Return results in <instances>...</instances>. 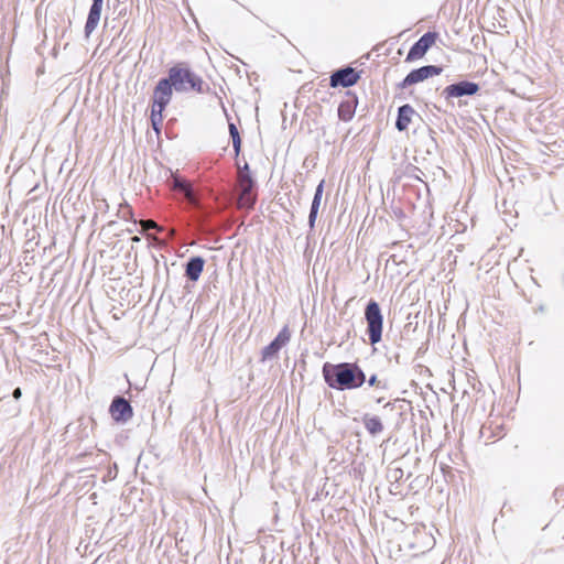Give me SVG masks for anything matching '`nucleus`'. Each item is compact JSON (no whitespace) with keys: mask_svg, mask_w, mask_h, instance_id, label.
<instances>
[{"mask_svg":"<svg viewBox=\"0 0 564 564\" xmlns=\"http://www.w3.org/2000/svg\"><path fill=\"white\" fill-rule=\"evenodd\" d=\"M438 34L436 32L424 33L409 50L405 62H413L422 58L434 45Z\"/></svg>","mask_w":564,"mask_h":564,"instance_id":"9d476101","label":"nucleus"},{"mask_svg":"<svg viewBox=\"0 0 564 564\" xmlns=\"http://www.w3.org/2000/svg\"><path fill=\"white\" fill-rule=\"evenodd\" d=\"M204 268V260L199 257L192 258L186 265V276L192 280H198Z\"/></svg>","mask_w":564,"mask_h":564,"instance_id":"f3484780","label":"nucleus"},{"mask_svg":"<svg viewBox=\"0 0 564 564\" xmlns=\"http://www.w3.org/2000/svg\"><path fill=\"white\" fill-rule=\"evenodd\" d=\"M347 95L350 98L341 101L337 109L338 118L345 122L350 121L352 119L358 104L356 95L351 94L350 91H348Z\"/></svg>","mask_w":564,"mask_h":564,"instance_id":"4468645a","label":"nucleus"},{"mask_svg":"<svg viewBox=\"0 0 564 564\" xmlns=\"http://www.w3.org/2000/svg\"><path fill=\"white\" fill-rule=\"evenodd\" d=\"M368 382H369V384H370V386L376 384V382H377V377H376V376H372V377L369 379V381H368Z\"/></svg>","mask_w":564,"mask_h":564,"instance_id":"a878e982","label":"nucleus"},{"mask_svg":"<svg viewBox=\"0 0 564 564\" xmlns=\"http://www.w3.org/2000/svg\"><path fill=\"white\" fill-rule=\"evenodd\" d=\"M174 87L163 77L159 79L153 89L152 106L158 110H164L172 99Z\"/></svg>","mask_w":564,"mask_h":564,"instance_id":"6e6552de","label":"nucleus"},{"mask_svg":"<svg viewBox=\"0 0 564 564\" xmlns=\"http://www.w3.org/2000/svg\"><path fill=\"white\" fill-rule=\"evenodd\" d=\"M443 72L442 66L424 65L419 68L412 69L402 82L398 84V88L405 89L412 85L419 84L429 77L441 75Z\"/></svg>","mask_w":564,"mask_h":564,"instance_id":"0eeeda50","label":"nucleus"},{"mask_svg":"<svg viewBox=\"0 0 564 564\" xmlns=\"http://www.w3.org/2000/svg\"><path fill=\"white\" fill-rule=\"evenodd\" d=\"M147 247H166L164 238H159L155 242L150 240V236L147 237Z\"/></svg>","mask_w":564,"mask_h":564,"instance_id":"5701e85b","label":"nucleus"},{"mask_svg":"<svg viewBox=\"0 0 564 564\" xmlns=\"http://www.w3.org/2000/svg\"><path fill=\"white\" fill-rule=\"evenodd\" d=\"M12 395H13V398H14L15 400H19V399L21 398V395H22V391H21V389H20V388L14 389V391H13Z\"/></svg>","mask_w":564,"mask_h":564,"instance_id":"393cba45","label":"nucleus"},{"mask_svg":"<svg viewBox=\"0 0 564 564\" xmlns=\"http://www.w3.org/2000/svg\"><path fill=\"white\" fill-rule=\"evenodd\" d=\"M367 333L371 345L378 344L382 338L383 316L379 304L371 300L365 308Z\"/></svg>","mask_w":564,"mask_h":564,"instance_id":"20e7f679","label":"nucleus"},{"mask_svg":"<svg viewBox=\"0 0 564 564\" xmlns=\"http://www.w3.org/2000/svg\"><path fill=\"white\" fill-rule=\"evenodd\" d=\"M101 9L102 4L98 2L91 3L84 29L86 37H89V35L96 30L100 20Z\"/></svg>","mask_w":564,"mask_h":564,"instance_id":"dca6fc26","label":"nucleus"},{"mask_svg":"<svg viewBox=\"0 0 564 564\" xmlns=\"http://www.w3.org/2000/svg\"><path fill=\"white\" fill-rule=\"evenodd\" d=\"M93 2H98V3L102 4L104 0H93Z\"/></svg>","mask_w":564,"mask_h":564,"instance_id":"c85d7f7f","label":"nucleus"},{"mask_svg":"<svg viewBox=\"0 0 564 564\" xmlns=\"http://www.w3.org/2000/svg\"><path fill=\"white\" fill-rule=\"evenodd\" d=\"M291 339V332L288 326H284L278 336L262 350V359L265 360L275 356L279 350L284 347Z\"/></svg>","mask_w":564,"mask_h":564,"instance_id":"9b49d317","label":"nucleus"},{"mask_svg":"<svg viewBox=\"0 0 564 564\" xmlns=\"http://www.w3.org/2000/svg\"><path fill=\"white\" fill-rule=\"evenodd\" d=\"M163 111L164 110H158L155 109L154 107H151V116H150V119H151V123H152V128L159 132L160 129H161V126L163 123Z\"/></svg>","mask_w":564,"mask_h":564,"instance_id":"aec40b11","label":"nucleus"},{"mask_svg":"<svg viewBox=\"0 0 564 564\" xmlns=\"http://www.w3.org/2000/svg\"><path fill=\"white\" fill-rule=\"evenodd\" d=\"M194 246V242H189L187 245H183L182 247H193Z\"/></svg>","mask_w":564,"mask_h":564,"instance_id":"cd10ccee","label":"nucleus"},{"mask_svg":"<svg viewBox=\"0 0 564 564\" xmlns=\"http://www.w3.org/2000/svg\"><path fill=\"white\" fill-rule=\"evenodd\" d=\"M229 134L232 140V148L235 151V155L238 156L241 151V138L238 131L237 126L234 122H229L228 124Z\"/></svg>","mask_w":564,"mask_h":564,"instance_id":"6ab92c4d","label":"nucleus"},{"mask_svg":"<svg viewBox=\"0 0 564 564\" xmlns=\"http://www.w3.org/2000/svg\"><path fill=\"white\" fill-rule=\"evenodd\" d=\"M503 215H505V223L507 224V226L511 227V226H517V223L512 220V216L510 213H508L507 210H503Z\"/></svg>","mask_w":564,"mask_h":564,"instance_id":"b1692460","label":"nucleus"},{"mask_svg":"<svg viewBox=\"0 0 564 564\" xmlns=\"http://www.w3.org/2000/svg\"><path fill=\"white\" fill-rule=\"evenodd\" d=\"M169 185L173 192L182 197L185 207L193 213V217L200 225L208 224L214 215L225 210L229 205V197L224 199L216 197L215 207L205 204L204 191L196 188L189 181L177 175L172 174Z\"/></svg>","mask_w":564,"mask_h":564,"instance_id":"f257e3e1","label":"nucleus"},{"mask_svg":"<svg viewBox=\"0 0 564 564\" xmlns=\"http://www.w3.org/2000/svg\"><path fill=\"white\" fill-rule=\"evenodd\" d=\"M324 185H325V180H322L315 188V193L313 196V200H312L310 214H308V226L311 229H313L315 226V221H316V218L318 215V209H319L323 193H324Z\"/></svg>","mask_w":564,"mask_h":564,"instance_id":"2eb2a0df","label":"nucleus"},{"mask_svg":"<svg viewBox=\"0 0 564 564\" xmlns=\"http://www.w3.org/2000/svg\"><path fill=\"white\" fill-rule=\"evenodd\" d=\"M166 79L174 87L176 93L196 91L205 94L209 91V86L203 78L194 73L186 63H177L167 72Z\"/></svg>","mask_w":564,"mask_h":564,"instance_id":"7ed1b4c3","label":"nucleus"},{"mask_svg":"<svg viewBox=\"0 0 564 564\" xmlns=\"http://www.w3.org/2000/svg\"><path fill=\"white\" fill-rule=\"evenodd\" d=\"M360 78L359 72L350 66L341 67L332 73L329 77V86L333 88H348L358 83Z\"/></svg>","mask_w":564,"mask_h":564,"instance_id":"1a4fd4ad","label":"nucleus"},{"mask_svg":"<svg viewBox=\"0 0 564 564\" xmlns=\"http://www.w3.org/2000/svg\"><path fill=\"white\" fill-rule=\"evenodd\" d=\"M479 90V84L464 79L446 86L441 96L451 104L454 98L475 96Z\"/></svg>","mask_w":564,"mask_h":564,"instance_id":"423d86ee","label":"nucleus"},{"mask_svg":"<svg viewBox=\"0 0 564 564\" xmlns=\"http://www.w3.org/2000/svg\"><path fill=\"white\" fill-rule=\"evenodd\" d=\"M414 116L420 117L411 105L405 104L400 106L398 108L395 129L400 132L405 131Z\"/></svg>","mask_w":564,"mask_h":564,"instance_id":"ddd939ff","label":"nucleus"},{"mask_svg":"<svg viewBox=\"0 0 564 564\" xmlns=\"http://www.w3.org/2000/svg\"><path fill=\"white\" fill-rule=\"evenodd\" d=\"M110 414L115 421L126 422L132 417L133 411L126 399L118 397L110 405Z\"/></svg>","mask_w":564,"mask_h":564,"instance_id":"f8f14e48","label":"nucleus"},{"mask_svg":"<svg viewBox=\"0 0 564 564\" xmlns=\"http://www.w3.org/2000/svg\"><path fill=\"white\" fill-rule=\"evenodd\" d=\"M130 241L131 242H139L140 238L138 236H130Z\"/></svg>","mask_w":564,"mask_h":564,"instance_id":"bb28decb","label":"nucleus"},{"mask_svg":"<svg viewBox=\"0 0 564 564\" xmlns=\"http://www.w3.org/2000/svg\"><path fill=\"white\" fill-rule=\"evenodd\" d=\"M237 187L239 189V207L246 209L253 208L257 202V182L253 176L237 175Z\"/></svg>","mask_w":564,"mask_h":564,"instance_id":"39448f33","label":"nucleus"},{"mask_svg":"<svg viewBox=\"0 0 564 564\" xmlns=\"http://www.w3.org/2000/svg\"><path fill=\"white\" fill-rule=\"evenodd\" d=\"M237 175L239 176H252L251 175V172H250V169H249V164L248 163H245L242 166L237 162Z\"/></svg>","mask_w":564,"mask_h":564,"instance_id":"4be33fe9","label":"nucleus"},{"mask_svg":"<svg viewBox=\"0 0 564 564\" xmlns=\"http://www.w3.org/2000/svg\"><path fill=\"white\" fill-rule=\"evenodd\" d=\"M429 132H430V142L427 144V153H432L433 150H436L437 149V142L434 138V134H435V131L431 128H429Z\"/></svg>","mask_w":564,"mask_h":564,"instance_id":"412c9836","label":"nucleus"},{"mask_svg":"<svg viewBox=\"0 0 564 564\" xmlns=\"http://www.w3.org/2000/svg\"><path fill=\"white\" fill-rule=\"evenodd\" d=\"M323 376L326 383L334 389H355L364 384L366 376L361 369L354 364H325Z\"/></svg>","mask_w":564,"mask_h":564,"instance_id":"f03ea898","label":"nucleus"},{"mask_svg":"<svg viewBox=\"0 0 564 564\" xmlns=\"http://www.w3.org/2000/svg\"><path fill=\"white\" fill-rule=\"evenodd\" d=\"M365 429L371 435H377L383 431V424L378 416L365 415L362 419Z\"/></svg>","mask_w":564,"mask_h":564,"instance_id":"a211bd4d","label":"nucleus"}]
</instances>
